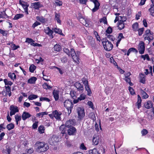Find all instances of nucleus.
Returning <instances> with one entry per match:
<instances>
[{"label": "nucleus", "mask_w": 154, "mask_h": 154, "mask_svg": "<svg viewBox=\"0 0 154 154\" xmlns=\"http://www.w3.org/2000/svg\"><path fill=\"white\" fill-rule=\"evenodd\" d=\"M45 130L44 127L43 126H40L38 128V131L40 134H42L44 133Z\"/></svg>", "instance_id": "37998d69"}, {"label": "nucleus", "mask_w": 154, "mask_h": 154, "mask_svg": "<svg viewBox=\"0 0 154 154\" xmlns=\"http://www.w3.org/2000/svg\"><path fill=\"white\" fill-rule=\"evenodd\" d=\"M54 31L55 32L59 34H60L62 33V30L60 29L55 28L54 29Z\"/></svg>", "instance_id": "13d9d810"}, {"label": "nucleus", "mask_w": 154, "mask_h": 154, "mask_svg": "<svg viewBox=\"0 0 154 154\" xmlns=\"http://www.w3.org/2000/svg\"><path fill=\"white\" fill-rule=\"evenodd\" d=\"M36 19L42 23H44L45 22V19L42 16H37Z\"/></svg>", "instance_id": "72a5a7b5"}, {"label": "nucleus", "mask_w": 154, "mask_h": 154, "mask_svg": "<svg viewBox=\"0 0 154 154\" xmlns=\"http://www.w3.org/2000/svg\"><path fill=\"white\" fill-rule=\"evenodd\" d=\"M31 115L29 112H23L22 115V118L23 121H25L26 119L30 118Z\"/></svg>", "instance_id": "dca6fc26"}, {"label": "nucleus", "mask_w": 154, "mask_h": 154, "mask_svg": "<svg viewBox=\"0 0 154 154\" xmlns=\"http://www.w3.org/2000/svg\"><path fill=\"white\" fill-rule=\"evenodd\" d=\"M74 121L72 119H70L68 121H67L66 123V128H69L73 124Z\"/></svg>", "instance_id": "6ab92c4d"}, {"label": "nucleus", "mask_w": 154, "mask_h": 154, "mask_svg": "<svg viewBox=\"0 0 154 154\" xmlns=\"http://www.w3.org/2000/svg\"><path fill=\"white\" fill-rule=\"evenodd\" d=\"M90 1L93 2L94 5V8L92 11L93 12H94L97 11L99 8L100 4L97 0H90Z\"/></svg>", "instance_id": "9d476101"}, {"label": "nucleus", "mask_w": 154, "mask_h": 154, "mask_svg": "<svg viewBox=\"0 0 154 154\" xmlns=\"http://www.w3.org/2000/svg\"><path fill=\"white\" fill-rule=\"evenodd\" d=\"M105 92L107 95L111 92V88H106L105 90Z\"/></svg>", "instance_id": "680f3d73"}, {"label": "nucleus", "mask_w": 154, "mask_h": 154, "mask_svg": "<svg viewBox=\"0 0 154 154\" xmlns=\"http://www.w3.org/2000/svg\"><path fill=\"white\" fill-rule=\"evenodd\" d=\"M60 14H57L56 13H55L54 19L55 20H57V22L59 24H60L61 22V21L60 19Z\"/></svg>", "instance_id": "c85d7f7f"}, {"label": "nucleus", "mask_w": 154, "mask_h": 154, "mask_svg": "<svg viewBox=\"0 0 154 154\" xmlns=\"http://www.w3.org/2000/svg\"><path fill=\"white\" fill-rule=\"evenodd\" d=\"M144 76V75L142 74L140 75V82L143 84H145V78Z\"/></svg>", "instance_id": "ea45409f"}, {"label": "nucleus", "mask_w": 154, "mask_h": 154, "mask_svg": "<svg viewBox=\"0 0 154 154\" xmlns=\"http://www.w3.org/2000/svg\"><path fill=\"white\" fill-rule=\"evenodd\" d=\"M77 112L78 114V117L82 119L85 116V110L83 107H78L77 108Z\"/></svg>", "instance_id": "20e7f679"}, {"label": "nucleus", "mask_w": 154, "mask_h": 154, "mask_svg": "<svg viewBox=\"0 0 154 154\" xmlns=\"http://www.w3.org/2000/svg\"><path fill=\"white\" fill-rule=\"evenodd\" d=\"M144 28L138 29L137 31H138V35L139 36H141L143 34L144 30Z\"/></svg>", "instance_id": "de8ad7c7"}, {"label": "nucleus", "mask_w": 154, "mask_h": 154, "mask_svg": "<svg viewBox=\"0 0 154 154\" xmlns=\"http://www.w3.org/2000/svg\"><path fill=\"white\" fill-rule=\"evenodd\" d=\"M143 36L144 37L145 40H148L149 41H150L152 40L153 39V35L152 33H150L147 35H143Z\"/></svg>", "instance_id": "f3484780"}, {"label": "nucleus", "mask_w": 154, "mask_h": 154, "mask_svg": "<svg viewBox=\"0 0 154 154\" xmlns=\"http://www.w3.org/2000/svg\"><path fill=\"white\" fill-rule=\"evenodd\" d=\"M106 36H107L108 38L110 40H112V41H113L115 39V38L112 35H107Z\"/></svg>", "instance_id": "69168bd1"}, {"label": "nucleus", "mask_w": 154, "mask_h": 154, "mask_svg": "<svg viewBox=\"0 0 154 154\" xmlns=\"http://www.w3.org/2000/svg\"><path fill=\"white\" fill-rule=\"evenodd\" d=\"M141 133L142 135H145L148 133V131L147 130L143 129Z\"/></svg>", "instance_id": "e2e57ef3"}, {"label": "nucleus", "mask_w": 154, "mask_h": 154, "mask_svg": "<svg viewBox=\"0 0 154 154\" xmlns=\"http://www.w3.org/2000/svg\"><path fill=\"white\" fill-rule=\"evenodd\" d=\"M152 103L151 101H148L144 104L145 107L148 109L152 108Z\"/></svg>", "instance_id": "aec40b11"}, {"label": "nucleus", "mask_w": 154, "mask_h": 154, "mask_svg": "<svg viewBox=\"0 0 154 154\" xmlns=\"http://www.w3.org/2000/svg\"><path fill=\"white\" fill-rule=\"evenodd\" d=\"M36 67L33 64L31 65L29 67V70L31 72H33L36 69Z\"/></svg>", "instance_id": "79ce46f5"}, {"label": "nucleus", "mask_w": 154, "mask_h": 154, "mask_svg": "<svg viewBox=\"0 0 154 154\" xmlns=\"http://www.w3.org/2000/svg\"><path fill=\"white\" fill-rule=\"evenodd\" d=\"M24 16L23 14H17L14 16L13 18L14 20H17L20 18L23 17Z\"/></svg>", "instance_id": "f704fd0d"}, {"label": "nucleus", "mask_w": 154, "mask_h": 154, "mask_svg": "<svg viewBox=\"0 0 154 154\" xmlns=\"http://www.w3.org/2000/svg\"><path fill=\"white\" fill-rule=\"evenodd\" d=\"M48 114L46 112H40L38 113H37L36 114L37 117H39L41 116H42V117H43V116L45 115H47Z\"/></svg>", "instance_id": "3c124183"}, {"label": "nucleus", "mask_w": 154, "mask_h": 154, "mask_svg": "<svg viewBox=\"0 0 154 154\" xmlns=\"http://www.w3.org/2000/svg\"><path fill=\"white\" fill-rule=\"evenodd\" d=\"M40 24L41 23L39 22H38L37 21H36L32 24V27L33 28H34L35 27L37 26L38 25H40Z\"/></svg>", "instance_id": "052dcab7"}, {"label": "nucleus", "mask_w": 154, "mask_h": 154, "mask_svg": "<svg viewBox=\"0 0 154 154\" xmlns=\"http://www.w3.org/2000/svg\"><path fill=\"white\" fill-rule=\"evenodd\" d=\"M38 97V96L36 95L31 94L29 96L28 99L29 100H32L33 99H35Z\"/></svg>", "instance_id": "58836bf2"}, {"label": "nucleus", "mask_w": 154, "mask_h": 154, "mask_svg": "<svg viewBox=\"0 0 154 154\" xmlns=\"http://www.w3.org/2000/svg\"><path fill=\"white\" fill-rule=\"evenodd\" d=\"M85 88L86 90L87 91V94L88 95L90 96L91 93V92L88 85L85 86Z\"/></svg>", "instance_id": "c03bdc74"}, {"label": "nucleus", "mask_w": 154, "mask_h": 154, "mask_svg": "<svg viewBox=\"0 0 154 154\" xmlns=\"http://www.w3.org/2000/svg\"><path fill=\"white\" fill-rule=\"evenodd\" d=\"M8 75L13 81H14L16 79V76L14 73L9 72L8 74Z\"/></svg>", "instance_id": "cd10ccee"}, {"label": "nucleus", "mask_w": 154, "mask_h": 154, "mask_svg": "<svg viewBox=\"0 0 154 154\" xmlns=\"http://www.w3.org/2000/svg\"><path fill=\"white\" fill-rule=\"evenodd\" d=\"M66 127L64 125H61L60 127V129L61 131V133L62 134H66Z\"/></svg>", "instance_id": "5701e85b"}, {"label": "nucleus", "mask_w": 154, "mask_h": 154, "mask_svg": "<svg viewBox=\"0 0 154 154\" xmlns=\"http://www.w3.org/2000/svg\"><path fill=\"white\" fill-rule=\"evenodd\" d=\"M5 87L6 90L5 92L7 94V95H8L9 97H11V87L9 86H5Z\"/></svg>", "instance_id": "a878e982"}, {"label": "nucleus", "mask_w": 154, "mask_h": 154, "mask_svg": "<svg viewBox=\"0 0 154 154\" xmlns=\"http://www.w3.org/2000/svg\"><path fill=\"white\" fill-rule=\"evenodd\" d=\"M42 86L44 89H50L52 88V87L48 85L47 83H45L42 85Z\"/></svg>", "instance_id": "4c0bfd02"}, {"label": "nucleus", "mask_w": 154, "mask_h": 154, "mask_svg": "<svg viewBox=\"0 0 154 154\" xmlns=\"http://www.w3.org/2000/svg\"><path fill=\"white\" fill-rule=\"evenodd\" d=\"M76 131V129L75 128L72 127L69 128L68 130V133L69 135H73L74 134Z\"/></svg>", "instance_id": "a211bd4d"}, {"label": "nucleus", "mask_w": 154, "mask_h": 154, "mask_svg": "<svg viewBox=\"0 0 154 154\" xmlns=\"http://www.w3.org/2000/svg\"><path fill=\"white\" fill-rule=\"evenodd\" d=\"M11 47L12 48L13 50H14L17 49L18 48H20V46L19 45H15L14 43L12 44L11 45Z\"/></svg>", "instance_id": "864d4df0"}, {"label": "nucleus", "mask_w": 154, "mask_h": 154, "mask_svg": "<svg viewBox=\"0 0 154 154\" xmlns=\"http://www.w3.org/2000/svg\"><path fill=\"white\" fill-rule=\"evenodd\" d=\"M100 23L103 22L104 24H107V19L106 17H104L103 18H101L100 19Z\"/></svg>", "instance_id": "49530a36"}, {"label": "nucleus", "mask_w": 154, "mask_h": 154, "mask_svg": "<svg viewBox=\"0 0 154 154\" xmlns=\"http://www.w3.org/2000/svg\"><path fill=\"white\" fill-rule=\"evenodd\" d=\"M64 106L66 108L68 113L69 115L71 112L73 107V103L71 100L67 99L63 102Z\"/></svg>", "instance_id": "f03ea898"}, {"label": "nucleus", "mask_w": 154, "mask_h": 154, "mask_svg": "<svg viewBox=\"0 0 154 154\" xmlns=\"http://www.w3.org/2000/svg\"><path fill=\"white\" fill-rule=\"evenodd\" d=\"M89 152L90 154H100L96 148L89 150Z\"/></svg>", "instance_id": "7c9ffc66"}, {"label": "nucleus", "mask_w": 154, "mask_h": 154, "mask_svg": "<svg viewBox=\"0 0 154 154\" xmlns=\"http://www.w3.org/2000/svg\"><path fill=\"white\" fill-rule=\"evenodd\" d=\"M89 117L92 120L94 121L96 120V117L94 112H91L89 115Z\"/></svg>", "instance_id": "a19ab883"}, {"label": "nucleus", "mask_w": 154, "mask_h": 154, "mask_svg": "<svg viewBox=\"0 0 154 154\" xmlns=\"http://www.w3.org/2000/svg\"><path fill=\"white\" fill-rule=\"evenodd\" d=\"M59 91L57 90H54L53 91V94L55 101L59 99Z\"/></svg>", "instance_id": "412c9836"}, {"label": "nucleus", "mask_w": 154, "mask_h": 154, "mask_svg": "<svg viewBox=\"0 0 154 154\" xmlns=\"http://www.w3.org/2000/svg\"><path fill=\"white\" fill-rule=\"evenodd\" d=\"M54 50L56 52H59L61 50L60 46L59 45L56 44L54 47Z\"/></svg>", "instance_id": "473e14b6"}, {"label": "nucleus", "mask_w": 154, "mask_h": 154, "mask_svg": "<svg viewBox=\"0 0 154 154\" xmlns=\"http://www.w3.org/2000/svg\"><path fill=\"white\" fill-rule=\"evenodd\" d=\"M37 78L36 77H32L29 79L28 80V83L31 84H34L35 83V81L37 80Z\"/></svg>", "instance_id": "b1692460"}, {"label": "nucleus", "mask_w": 154, "mask_h": 154, "mask_svg": "<svg viewBox=\"0 0 154 154\" xmlns=\"http://www.w3.org/2000/svg\"><path fill=\"white\" fill-rule=\"evenodd\" d=\"M26 151L28 154H30L33 152V150L32 148H30L26 149Z\"/></svg>", "instance_id": "774afa93"}, {"label": "nucleus", "mask_w": 154, "mask_h": 154, "mask_svg": "<svg viewBox=\"0 0 154 154\" xmlns=\"http://www.w3.org/2000/svg\"><path fill=\"white\" fill-rule=\"evenodd\" d=\"M119 17H120V20L119 21H122L123 23L125 22L126 20V18L124 17H122V16H119Z\"/></svg>", "instance_id": "0e129e2a"}, {"label": "nucleus", "mask_w": 154, "mask_h": 154, "mask_svg": "<svg viewBox=\"0 0 154 154\" xmlns=\"http://www.w3.org/2000/svg\"><path fill=\"white\" fill-rule=\"evenodd\" d=\"M145 49L144 43L143 41H140L137 47V49L139 54H143L144 53Z\"/></svg>", "instance_id": "39448f33"}, {"label": "nucleus", "mask_w": 154, "mask_h": 154, "mask_svg": "<svg viewBox=\"0 0 154 154\" xmlns=\"http://www.w3.org/2000/svg\"><path fill=\"white\" fill-rule=\"evenodd\" d=\"M19 4L21 5L23 8L26 14H28L29 12L28 7L29 6V5L27 4V3L21 0H20Z\"/></svg>", "instance_id": "0eeeda50"}, {"label": "nucleus", "mask_w": 154, "mask_h": 154, "mask_svg": "<svg viewBox=\"0 0 154 154\" xmlns=\"http://www.w3.org/2000/svg\"><path fill=\"white\" fill-rule=\"evenodd\" d=\"M70 54L74 62L77 64H79V58L78 57L75 51L73 49H71Z\"/></svg>", "instance_id": "423d86ee"}, {"label": "nucleus", "mask_w": 154, "mask_h": 154, "mask_svg": "<svg viewBox=\"0 0 154 154\" xmlns=\"http://www.w3.org/2000/svg\"><path fill=\"white\" fill-rule=\"evenodd\" d=\"M7 17L8 16L5 13V11H0V18H4Z\"/></svg>", "instance_id": "2f4dec72"}, {"label": "nucleus", "mask_w": 154, "mask_h": 154, "mask_svg": "<svg viewBox=\"0 0 154 154\" xmlns=\"http://www.w3.org/2000/svg\"><path fill=\"white\" fill-rule=\"evenodd\" d=\"M4 82L5 85H11L13 84V83L11 81H8L7 79H4Z\"/></svg>", "instance_id": "a18cd8bd"}, {"label": "nucleus", "mask_w": 154, "mask_h": 154, "mask_svg": "<svg viewBox=\"0 0 154 154\" xmlns=\"http://www.w3.org/2000/svg\"><path fill=\"white\" fill-rule=\"evenodd\" d=\"M86 95H85L83 94H82L80 95V97H78V100H79L80 101L84 100L85 98Z\"/></svg>", "instance_id": "6e6d98bb"}, {"label": "nucleus", "mask_w": 154, "mask_h": 154, "mask_svg": "<svg viewBox=\"0 0 154 154\" xmlns=\"http://www.w3.org/2000/svg\"><path fill=\"white\" fill-rule=\"evenodd\" d=\"M6 127L8 130L10 131L14 128V125L12 123H11L8 124L7 125Z\"/></svg>", "instance_id": "c9c22d12"}, {"label": "nucleus", "mask_w": 154, "mask_h": 154, "mask_svg": "<svg viewBox=\"0 0 154 154\" xmlns=\"http://www.w3.org/2000/svg\"><path fill=\"white\" fill-rule=\"evenodd\" d=\"M40 101H45L48 102H49L50 101V100L49 99L46 97H41L40 98Z\"/></svg>", "instance_id": "603ef678"}, {"label": "nucleus", "mask_w": 154, "mask_h": 154, "mask_svg": "<svg viewBox=\"0 0 154 154\" xmlns=\"http://www.w3.org/2000/svg\"><path fill=\"white\" fill-rule=\"evenodd\" d=\"M82 81L85 86L88 85V81L85 78H83L82 79Z\"/></svg>", "instance_id": "bf43d9fd"}, {"label": "nucleus", "mask_w": 154, "mask_h": 154, "mask_svg": "<svg viewBox=\"0 0 154 154\" xmlns=\"http://www.w3.org/2000/svg\"><path fill=\"white\" fill-rule=\"evenodd\" d=\"M118 26L119 30L122 29L125 27V23H123L122 21H119V20Z\"/></svg>", "instance_id": "393cba45"}, {"label": "nucleus", "mask_w": 154, "mask_h": 154, "mask_svg": "<svg viewBox=\"0 0 154 154\" xmlns=\"http://www.w3.org/2000/svg\"><path fill=\"white\" fill-rule=\"evenodd\" d=\"M102 42L103 47L105 50L109 51L112 50L113 45L110 42L106 39H103Z\"/></svg>", "instance_id": "7ed1b4c3"}, {"label": "nucleus", "mask_w": 154, "mask_h": 154, "mask_svg": "<svg viewBox=\"0 0 154 154\" xmlns=\"http://www.w3.org/2000/svg\"><path fill=\"white\" fill-rule=\"evenodd\" d=\"M10 115L11 116L15 115L16 112H18L19 111L18 107L13 105H11L10 106Z\"/></svg>", "instance_id": "6e6552de"}, {"label": "nucleus", "mask_w": 154, "mask_h": 154, "mask_svg": "<svg viewBox=\"0 0 154 154\" xmlns=\"http://www.w3.org/2000/svg\"><path fill=\"white\" fill-rule=\"evenodd\" d=\"M44 30L45 33L48 35L50 38H54L53 35L54 32L49 27H46Z\"/></svg>", "instance_id": "9b49d317"}, {"label": "nucleus", "mask_w": 154, "mask_h": 154, "mask_svg": "<svg viewBox=\"0 0 154 154\" xmlns=\"http://www.w3.org/2000/svg\"><path fill=\"white\" fill-rule=\"evenodd\" d=\"M21 117L20 116L16 114L14 116V118L17 125L18 124V122H20L21 120Z\"/></svg>", "instance_id": "bb28decb"}, {"label": "nucleus", "mask_w": 154, "mask_h": 154, "mask_svg": "<svg viewBox=\"0 0 154 154\" xmlns=\"http://www.w3.org/2000/svg\"><path fill=\"white\" fill-rule=\"evenodd\" d=\"M74 85L79 91H82L83 90L84 87L83 85L78 82L75 83Z\"/></svg>", "instance_id": "2eb2a0df"}, {"label": "nucleus", "mask_w": 154, "mask_h": 154, "mask_svg": "<svg viewBox=\"0 0 154 154\" xmlns=\"http://www.w3.org/2000/svg\"><path fill=\"white\" fill-rule=\"evenodd\" d=\"M31 6L35 9L38 10L39 8L43 6L40 2H35L32 3L31 5Z\"/></svg>", "instance_id": "ddd939ff"}, {"label": "nucleus", "mask_w": 154, "mask_h": 154, "mask_svg": "<svg viewBox=\"0 0 154 154\" xmlns=\"http://www.w3.org/2000/svg\"><path fill=\"white\" fill-rule=\"evenodd\" d=\"M141 97L139 95H137V101L136 103V106H137V108L138 109H139L141 106Z\"/></svg>", "instance_id": "4be33fe9"}, {"label": "nucleus", "mask_w": 154, "mask_h": 154, "mask_svg": "<svg viewBox=\"0 0 154 154\" xmlns=\"http://www.w3.org/2000/svg\"><path fill=\"white\" fill-rule=\"evenodd\" d=\"M138 24L136 22L132 25V28L134 30L136 31H137L138 29Z\"/></svg>", "instance_id": "e433bc0d"}, {"label": "nucleus", "mask_w": 154, "mask_h": 154, "mask_svg": "<svg viewBox=\"0 0 154 154\" xmlns=\"http://www.w3.org/2000/svg\"><path fill=\"white\" fill-rule=\"evenodd\" d=\"M150 14L152 16H154V5H151L150 8L149 10Z\"/></svg>", "instance_id": "c756f323"}, {"label": "nucleus", "mask_w": 154, "mask_h": 154, "mask_svg": "<svg viewBox=\"0 0 154 154\" xmlns=\"http://www.w3.org/2000/svg\"><path fill=\"white\" fill-rule=\"evenodd\" d=\"M100 142L99 137L98 136L94 135L92 139V144L94 145H97Z\"/></svg>", "instance_id": "4468645a"}, {"label": "nucleus", "mask_w": 154, "mask_h": 154, "mask_svg": "<svg viewBox=\"0 0 154 154\" xmlns=\"http://www.w3.org/2000/svg\"><path fill=\"white\" fill-rule=\"evenodd\" d=\"M106 33L108 34L111 33L112 32V29L111 27L110 26L108 27L106 30Z\"/></svg>", "instance_id": "5fc2aeb1"}, {"label": "nucleus", "mask_w": 154, "mask_h": 154, "mask_svg": "<svg viewBox=\"0 0 154 154\" xmlns=\"http://www.w3.org/2000/svg\"><path fill=\"white\" fill-rule=\"evenodd\" d=\"M54 3L56 5L58 6H60L62 5V1L58 0H55Z\"/></svg>", "instance_id": "8fccbe9b"}, {"label": "nucleus", "mask_w": 154, "mask_h": 154, "mask_svg": "<svg viewBox=\"0 0 154 154\" xmlns=\"http://www.w3.org/2000/svg\"><path fill=\"white\" fill-rule=\"evenodd\" d=\"M129 90L130 93V94L132 95H134V91L133 88L130 87H129Z\"/></svg>", "instance_id": "338daca9"}, {"label": "nucleus", "mask_w": 154, "mask_h": 154, "mask_svg": "<svg viewBox=\"0 0 154 154\" xmlns=\"http://www.w3.org/2000/svg\"><path fill=\"white\" fill-rule=\"evenodd\" d=\"M0 33L2 34L3 36H6L8 33V32L7 31L0 29Z\"/></svg>", "instance_id": "09e8293b"}, {"label": "nucleus", "mask_w": 154, "mask_h": 154, "mask_svg": "<svg viewBox=\"0 0 154 154\" xmlns=\"http://www.w3.org/2000/svg\"><path fill=\"white\" fill-rule=\"evenodd\" d=\"M35 145L37 147L36 151L39 153L46 152L49 148L48 144L44 142H37Z\"/></svg>", "instance_id": "f257e3e1"}, {"label": "nucleus", "mask_w": 154, "mask_h": 154, "mask_svg": "<svg viewBox=\"0 0 154 154\" xmlns=\"http://www.w3.org/2000/svg\"><path fill=\"white\" fill-rule=\"evenodd\" d=\"M62 114L61 112H58L57 110H55L52 112L51 114H50L49 116H51L53 115L55 118L57 120H61L60 116Z\"/></svg>", "instance_id": "1a4fd4ad"}, {"label": "nucleus", "mask_w": 154, "mask_h": 154, "mask_svg": "<svg viewBox=\"0 0 154 154\" xmlns=\"http://www.w3.org/2000/svg\"><path fill=\"white\" fill-rule=\"evenodd\" d=\"M59 141V139L57 136L53 135L49 139V142L51 143L54 144Z\"/></svg>", "instance_id": "f8f14e48"}, {"label": "nucleus", "mask_w": 154, "mask_h": 154, "mask_svg": "<svg viewBox=\"0 0 154 154\" xmlns=\"http://www.w3.org/2000/svg\"><path fill=\"white\" fill-rule=\"evenodd\" d=\"M124 38L125 37H124L123 34L122 33H120L119 34L118 37V40L121 41L122 38Z\"/></svg>", "instance_id": "4d7b16f0"}]
</instances>
